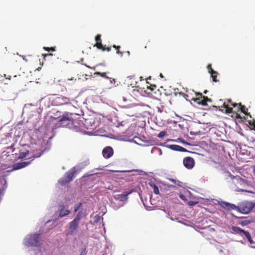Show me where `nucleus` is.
<instances>
[{
	"instance_id": "7c9ffc66",
	"label": "nucleus",
	"mask_w": 255,
	"mask_h": 255,
	"mask_svg": "<svg viewBox=\"0 0 255 255\" xmlns=\"http://www.w3.org/2000/svg\"><path fill=\"white\" fill-rule=\"evenodd\" d=\"M198 203V202L196 201H190L188 202V205L190 206H193L197 204Z\"/></svg>"
},
{
	"instance_id": "7ed1b4c3",
	"label": "nucleus",
	"mask_w": 255,
	"mask_h": 255,
	"mask_svg": "<svg viewBox=\"0 0 255 255\" xmlns=\"http://www.w3.org/2000/svg\"><path fill=\"white\" fill-rule=\"evenodd\" d=\"M73 114L70 113H66L61 117L58 121L57 124L58 127H68L70 128V125L73 124Z\"/></svg>"
},
{
	"instance_id": "412c9836",
	"label": "nucleus",
	"mask_w": 255,
	"mask_h": 255,
	"mask_svg": "<svg viewBox=\"0 0 255 255\" xmlns=\"http://www.w3.org/2000/svg\"><path fill=\"white\" fill-rule=\"evenodd\" d=\"M168 180L179 186H182V183L179 180H176L172 178H169Z\"/></svg>"
},
{
	"instance_id": "c756f323",
	"label": "nucleus",
	"mask_w": 255,
	"mask_h": 255,
	"mask_svg": "<svg viewBox=\"0 0 255 255\" xmlns=\"http://www.w3.org/2000/svg\"><path fill=\"white\" fill-rule=\"evenodd\" d=\"M165 134H166V132L165 131H161L158 134V137L159 138H162V137H163L165 136Z\"/></svg>"
},
{
	"instance_id": "cd10ccee",
	"label": "nucleus",
	"mask_w": 255,
	"mask_h": 255,
	"mask_svg": "<svg viewBox=\"0 0 255 255\" xmlns=\"http://www.w3.org/2000/svg\"><path fill=\"white\" fill-rule=\"evenodd\" d=\"M43 49L47 51H55V47H44Z\"/></svg>"
},
{
	"instance_id": "f3484780",
	"label": "nucleus",
	"mask_w": 255,
	"mask_h": 255,
	"mask_svg": "<svg viewBox=\"0 0 255 255\" xmlns=\"http://www.w3.org/2000/svg\"><path fill=\"white\" fill-rule=\"evenodd\" d=\"M169 147L171 149H172L173 150L179 151H187L186 149H185V148H184L181 146L178 145H175V144L170 145Z\"/></svg>"
},
{
	"instance_id": "f257e3e1",
	"label": "nucleus",
	"mask_w": 255,
	"mask_h": 255,
	"mask_svg": "<svg viewBox=\"0 0 255 255\" xmlns=\"http://www.w3.org/2000/svg\"><path fill=\"white\" fill-rule=\"evenodd\" d=\"M81 215L82 213L81 212H79L74 220L69 223V228L66 234L67 235L72 236L77 233Z\"/></svg>"
},
{
	"instance_id": "f704fd0d",
	"label": "nucleus",
	"mask_w": 255,
	"mask_h": 255,
	"mask_svg": "<svg viewBox=\"0 0 255 255\" xmlns=\"http://www.w3.org/2000/svg\"><path fill=\"white\" fill-rule=\"evenodd\" d=\"M53 54L52 53H48V54H43L42 56H43L44 59H45V58L49 56H52Z\"/></svg>"
},
{
	"instance_id": "5701e85b",
	"label": "nucleus",
	"mask_w": 255,
	"mask_h": 255,
	"mask_svg": "<svg viewBox=\"0 0 255 255\" xmlns=\"http://www.w3.org/2000/svg\"><path fill=\"white\" fill-rule=\"evenodd\" d=\"M156 88V86L154 85H150L149 87H147V91L148 90H149L150 91H147L146 92L148 94H151V92H153L154 90H155Z\"/></svg>"
},
{
	"instance_id": "c85d7f7f",
	"label": "nucleus",
	"mask_w": 255,
	"mask_h": 255,
	"mask_svg": "<svg viewBox=\"0 0 255 255\" xmlns=\"http://www.w3.org/2000/svg\"><path fill=\"white\" fill-rule=\"evenodd\" d=\"M82 205V203H79L78 204L76 205L74 207V211L75 212H77Z\"/></svg>"
},
{
	"instance_id": "6ab92c4d",
	"label": "nucleus",
	"mask_w": 255,
	"mask_h": 255,
	"mask_svg": "<svg viewBox=\"0 0 255 255\" xmlns=\"http://www.w3.org/2000/svg\"><path fill=\"white\" fill-rule=\"evenodd\" d=\"M222 107H223L226 109V113L230 114L233 113V108L229 107L227 105L225 104V103L223 104Z\"/></svg>"
},
{
	"instance_id": "f8f14e48",
	"label": "nucleus",
	"mask_w": 255,
	"mask_h": 255,
	"mask_svg": "<svg viewBox=\"0 0 255 255\" xmlns=\"http://www.w3.org/2000/svg\"><path fill=\"white\" fill-rule=\"evenodd\" d=\"M79 79H77L73 77L68 78L64 81L66 85L71 87L72 88H76L79 85Z\"/></svg>"
},
{
	"instance_id": "49530a36",
	"label": "nucleus",
	"mask_w": 255,
	"mask_h": 255,
	"mask_svg": "<svg viewBox=\"0 0 255 255\" xmlns=\"http://www.w3.org/2000/svg\"><path fill=\"white\" fill-rule=\"evenodd\" d=\"M228 101H229V102H231V100H228Z\"/></svg>"
},
{
	"instance_id": "aec40b11",
	"label": "nucleus",
	"mask_w": 255,
	"mask_h": 255,
	"mask_svg": "<svg viewBox=\"0 0 255 255\" xmlns=\"http://www.w3.org/2000/svg\"><path fill=\"white\" fill-rule=\"evenodd\" d=\"M239 106L240 107V109L241 112L244 113L246 115H248L249 114L247 112V109H246V107L244 105H242L241 103L239 104Z\"/></svg>"
},
{
	"instance_id": "4be33fe9",
	"label": "nucleus",
	"mask_w": 255,
	"mask_h": 255,
	"mask_svg": "<svg viewBox=\"0 0 255 255\" xmlns=\"http://www.w3.org/2000/svg\"><path fill=\"white\" fill-rule=\"evenodd\" d=\"M106 72H96L94 73V75H99L101 76L102 77H104L106 79H109V78L106 75Z\"/></svg>"
},
{
	"instance_id": "bb28decb",
	"label": "nucleus",
	"mask_w": 255,
	"mask_h": 255,
	"mask_svg": "<svg viewBox=\"0 0 255 255\" xmlns=\"http://www.w3.org/2000/svg\"><path fill=\"white\" fill-rule=\"evenodd\" d=\"M217 74L218 73L216 71H215V73H213V74H211V76L214 82H216L218 81V80H217Z\"/></svg>"
},
{
	"instance_id": "c03bdc74",
	"label": "nucleus",
	"mask_w": 255,
	"mask_h": 255,
	"mask_svg": "<svg viewBox=\"0 0 255 255\" xmlns=\"http://www.w3.org/2000/svg\"><path fill=\"white\" fill-rule=\"evenodd\" d=\"M160 76L161 77H163V75H162V74H160Z\"/></svg>"
},
{
	"instance_id": "ea45409f",
	"label": "nucleus",
	"mask_w": 255,
	"mask_h": 255,
	"mask_svg": "<svg viewBox=\"0 0 255 255\" xmlns=\"http://www.w3.org/2000/svg\"><path fill=\"white\" fill-rule=\"evenodd\" d=\"M186 100H189L188 98L189 97V96L188 95V96H185V97H183Z\"/></svg>"
},
{
	"instance_id": "a19ab883",
	"label": "nucleus",
	"mask_w": 255,
	"mask_h": 255,
	"mask_svg": "<svg viewBox=\"0 0 255 255\" xmlns=\"http://www.w3.org/2000/svg\"><path fill=\"white\" fill-rule=\"evenodd\" d=\"M208 92V91L207 90H205L204 91V94H207Z\"/></svg>"
},
{
	"instance_id": "4c0bfd02",
	"label": "nucleus",
	"mask_w": 255,
	"mask_h": 255,
	"mask_svg": "<svg viewBox=\"0 0 255 255\" xmlns=\"http://www.w3.org/2000/svg\"><path fill=\"white\" fill-rule=\"evenodd\" d=\"M85 65L87 67H88V68H90V69H93V70H95V67H91L90 66H88V65H87L86 64H85Z\"/></svg>"
},
{
	"instance_id": "de8ad7c7",
	"label": "nucleus",
	"mask_w": 255,
	"mask_h": 255,
	"mask_svg": "<svg viewBox=\"0 0 255 255\" xmlns=\"http://www.w3.org/2000/svg\"><path fill=\"white\" fill-rule=\"evenodd\" d=\"M237 117H238V118H239V117H240V116L239 115H238V116H237Z\"/></svg>"
},
{
	"instance_id": "f03ea898",
	"label": "nucleus",
	"mask_w": 255,
	"mask_h": 255,
	"mask_svg": "<svg viewBox=\"0 0 255 255\" xmlns=\"http://www.w3.org/2000/svg\"><path fill=\"white\" fill-rule=\"evenodd\" d=\"M255 208V203L251 201H245L236 206V210L244 214H247Z\"/></svg>"
},
{
	"instance_id": "a18cd8bd",
	"label": "nucleus",
	"mask_w": 255,
	"mask_h": 255,
	"mask_svg": "<svg viewBox=\"0 0 255 255\" xmlns=\"http://www.w3.org/2000/svg\"><path fill=\"white\" fill-rule=\"evenodd\" d=\"M129 51H127V54H128V55H129Z\"/></svg>"
},
{
	"instance_id": "9d476101",
	"label": "nucleus",
	"mask_w": 255,
	"mask_h": 255,
	"mask_svg": "<svg viewBox=\"0 0 255 255\" xmlns=\"http://www.w3.org/2000/svg\"><path fill=\"white\" fill-rule=\"evenodd\" d=\"M184 166L187 169H192L195 164L194 159L191 157H186L184 158L183 161Z\"/></svg>"
},
{
	"instance_id": "37998d69",
	"label": "nucleus",
	"mask_w": 255,
	"mask_h": 255,
	"mask_svg": "<svg viewBox=\"0 0 255 255\" xmlns=\"http://www.w3.org/2000/svg\"><path fill=\"white\" fill-rule=\"evenodd\" d=\"M253 171H254V173H255V168H254Z\"/></svg>"
},
{
	"instance_id": "9b49d317",
	"label": "nucleus",
	"mask_w": 255,
	"mask_h": 255,
	"mask_svg": "<svg viewBox=\"0 0 255 255\" xmlns=\"http://www.w3.org/2000/svg\"><path fill=\"white\" fill-rule=\"evenodd\" d=\"M114 154V150L111 146H107L104 148L102 150V155L105 158L108 159L111 157Z\"/></svg>"
},
{
	"instance_id": "423d86ee",
	"label": "nucleus",
	"mask_w": 255,
	"mask_h": 255,
	"mask_svg": "<svg viewBox=\"0 0 255 255\" xmlns=\"http://www.w3.org/2000/svg\"><path fill=\"white\" fill-rule=\"evenodd\" d=\"M71 100L66 97L59 96L53 99L52 100V104L55 106H62L70 104Z\"/></svg>"
},
{
	"instance_id": "e433bc0d",
	"label": "nucleus",
	"mask_w": 255,
	"mask_h": 255,
	"mask_svg": "<svg viewBox=\"0 0 255 255\" xmlns=\"http://www.w3.org/2000/svg\"><path fill=\"white\" fill-rule=\"evenodd\" d=\"M249 123L251 125L253 126L254 127L255 129V121H254L252 124H251V122H250Z\"/></svg>"
},
{
	"instance_id": "dca6fc26",
	"label": "nucleus",
	"mask_w": 255,
	"mask_h": 255,
	"mask_svg": "<svg viewBox=\"0 0 255 255\" xmlns=\"http://www.w3.org/2000/svg\"><path fill=\"white\" fill-rule=\"evenodd\" d=\"M222 207L228 210L236 209V206L227 202H223L221 204Z\"/></svg>"
},
{
	"instance_id": "393cba45",
	"label": "nucleus",
	"mask_w": 255,
	"mask_h": 255,
	"mask_svg": "<svg viewBox=\"0 0 255 255\" xmlns=\"http://www.w3.org/2000/svg\"><path fill=\"white\" fill-rule=\"evenodd\" d=\"M113 47L115 48L116 49H117V53L118 54H120L121 56H123V52H121V51L120 50V46H116V45H114L113 46Z\"/></svg>"
},
{
	"instance_id": "a878e982",
	"label": "nucleus",
	"mask_w": 255,
	"mask_h": 255,
	"mask_svg": "<svg viewBox=\"0 0 255 255\" xmlns=\"http://www.w3.org/2000/svg\"><path fill=\"white\" fill-rule=\"evenodd\" d=\"M207 68L208 70V72L211 74H213V73H215V71H214L212 68V65L211 64H209L207 65Z\"/></svg>"
},
{
	"instance_id": "473e14b6",
	"label": "nucleus",
	"mask_w": 255,
	"mask_h": 255,
	"mask_svg": "<svg viewBox=\"0 0 255 255\" xmlns=\"http://www.w3.org/2000/svg\"><path fill=\"white\" fill-rule=\"evenodd\" d=\"M196 95L197 96V97L199 98H203L205 97L206 96H203L202 94L199 92H196L195 93Z\"/></svg>"
},
{
	"instance_id": "72a5a7b5",
	"label": "nucleus",
	"mask_w": 255,
	"mask_h": 255,
	"mask_svg": "<svg viewBox=\"0 0 255 255\" xmlns=\"http://www.w3.org/2000/svg\"><path fill=\"white\" fill-rule=\"evenodd\" d=\"M179 197L182 200H184V201H186V197L185 195L182 194H180L179 195Z\"/></svg>"
},
{
	"instance_id": "0eeeda50",
	"label": "nucleus",
	"mask_w": 255,
	"mask_h": 255,
	"mask_svg": "<svg viewBox=\"0 0 255 255\" xmlns=\"http://www.w3.org/2000/svg\"><path fill=\"white\" fill-rule=\"evenodd\" d=\"M75 171L70 170L66 172L65 175L59 180V183L64 186L71 181L74 176Z\"/></svg>"
},
{
	"instance_id": "20e7f679",
	"label": "nucleus",
	"mask_w": 255,
	"mask_h": 255,
	"mask_svg": "<svg viewBox=\"0 0 255 255\" xmlns=\"http://www.w3.org/2000/svg\"><path fill=\"white\" fill-rule=\"evenodd\" d=\"M39 235L34 234L28 236L24 240V245L28 247L38 245Z\"/></svg>"
},
{
	"instance_id": "a211bd4d",
	"label": "nucleus",
	"mask_w": 255,
	"mask_h": 255,
	"mask_svg": "<svg viewBox=\"0 0 255 255\" xmlns=\"http://www.w3.org/2000/svg\"><path fill=\"white\" fill-rule=\"evenodd\" d=\"M149 186L152 188L154 194H159V189H158V187H157V186H156L153 183H150Z\"/></svg>"
},
{
	"instance_id": "39448f33",
	"label": "nucleus",
	"mask_w": 255,
	"mask_h": 255,
	"mask_svg": "<svg viewBox=\"0 0 255 255\" xmlns=\"http://www.w3.org/2000/svg\"><path fill=\"white\" fill-rule=\"evenodd\" d=\"M231 230L233 231V232L235 234H238L240 236L244 235L251 244H253L254 243L253 240L252 239L251 236L249 232L245 231L242 229L241 228L237 226H232L231 228Z\"/></svg>"
},
{
	"instance_id": "2f4dec72",
	"label": "nucleus",
	"mask_w": 255,
	"mask_h": 255,
	"mask_svg": "<svg viewBox=\"0 0 255 255\" xmlns=\"http://www.w3.org/2000/svg\"><path fill=\"white\" fill-rule=\"evenodd\" d=\"M101 50H102V51H105V50H107L108 51H110L111 49V47H106L105 46H103V48H101L100 49Z\"/></svg>"
},
{
	"instance_id": "58836bf2",
	"label": "nucleus",
	"mask_w": 255,
	"mask_h": 255,
	"mask_svg": "<svg viewBox=\"0 0 255 255\" xmlns=\"http://www.w3.org/2000/svg\"><path fill=\"white\" fill-rule=\"evenodd\" d=\"M237 104L236 103H234V104H232V105L234 107H235L237 106Z\"/></svg>"
},
{
	"instance_id": "79ce46f5",
	"label": "nucleus",
	"mask_w": 255,
	"mask_h": 255,
	"mask_svg": "<svg viewBox=\"0 0 255 255\" xmlns=\"http://www.w3.org/2000/svg\"><path fill=\"white\" fill-rule=\"evenodd\" d=\"M84 252H85V251H82V252H81V255H83V254H85V253H84Z\"/></svg>"
},
{
	"instance_id": "b1692460",
	"label": "nucleus",
	"mask_w": 255,
	"mask_h": 255,
	"mask_svg": "<svg viewBox=\"0 0 255 255\" xmlns=\"http://www.w3.org/2000/svg\"><path fill=\"white\" fill-rule=\"evenodd\" d=\"M28 153H29V152L28 151L26 152H20L18 156V158L22 159V158L25 157L28 155Z\"/></svg>"
},
{
	"instance_id": "4468645a",
	"label": "nucleus",
	"mask_w": 255,
	"mask_h": 255,
	"mask_svg": "<svg viewBox=\"0 0 255 255\" xmlns=\"http://www.w3.org/2000/svg\"><path fill=\"white\" fill-rule=\"evenodd\" d=\"M65 206L64 205H61L59 206V215L58 217L59 218L64 217L68 215H69L70 213V211L69 210H64Z\"/></svg>"
},
{
	"instance_id": "c9c22d12",
	"label": "nucleus",
	"mask_w": 255,
	"mask_h": 255,
	"mask_svg": "<svg viewBox=\"0 0 255 255\" xmlns=\"http://www.w3.org/2000/svg\"><path fill=\"white\" fill-rule=\"evenodd\" d=\"M180 96H182L183 97L185 96H188L187 94H186L183 92H180L178 93Z\"/></svg>"
},
{
	"instance_id": "6e6552de",
	"label": "nucleus",
	"mask_w": 255,
	"mask_h": 255,
	"mask_svg": "<svg viewBox=\"0 0 255 255\" xmlns=\"http://www.w3.org/2000/svg\"><path fill=\"white\" fill-rule=\"evenodd\" d=\"M134 190L131 189L128 191L123 192L122 194H117L114 196L116 200L120 201H126L128 199V196L132 193Z\"/></svg>"
},
{
	"instance_id": "1a4fd4ad",
	"label": "nucleus",
	"mask_w": 255,
	"mask_h": 255,
	"mask_svg": "<svg viewBox=\"0 0 255 255\" xmlns=\"http://www.w3.org/2000/svg\"><path fill=\"white\" fill-rule=\"evenodd\" d=\"M191 100L193 101L199 105H201L204 106H207V102H212V100L211 99L208 98L207 97L203 98H192Z\"/></svg>"
},
{
	"instance_id": "ddd939ff",
	"label": "nucleus",
	"mask_w": 255,
	"mask_h": 255,
	"mask_svg": "<svg viewBox=\"0 0 255 255\" xmlns=\"http://www.w3.org/2000/svg\"><path fill=\"white\" fill-rule=\"evenodd\" d=\"M30 162H21L15 163L13 165L12 169L10 170L6 171V172H10L14 170H18L24 168L29 165Z\"/></svg>"
},
{
	"instance_id": "2eb2a0df",
	"label": "nucleus",
	"mask_w": 255,
	"mask_h": 255,
	"mask_svg": "<svg viewBox=\"0 0 255 255\" xmlns=\"http://www.w3.org/2000/svg\"><path fill=\"white\" fill-rule=\"evenodd\" d=\"M101 35L100 34H97L95 36V40L96 43L94 44V46L96 47L98 49L103 48V44L102 43Z\"/></svg>"
}]
</instances>
